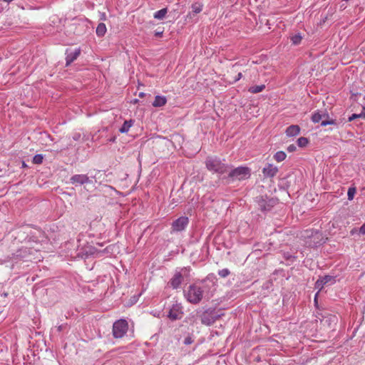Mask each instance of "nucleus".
Wrapping results in <instances>:
<instances>
[{"label": "nucleus", "instance_id": "nucleus-1", "mask_svg": "<svg viewBox=\"0 0 365 365\" xmlns=\"http://www.w3.org/2000/svg\"><path fill=\"white\" fill-rule=\"evenodd\" d=\"M184 297L190 304H197L203 298L210 297L208 287L203 282L192 284L184 291Z\"/></svg>", "mask_w": 365, "mask_h": 365}, {"label": "nucleus", "instance_id": "nucleus-2", "mask_svg": "<svg viewBox=\"0 0 365 365\" xmlns=\"http://www.w3.org/2000/svg\"><path fill=\"white\" fill-rule=\"evenodd\" d=\"M206 168L212 173L222 175L228 172L230 166L217 156H208L205 161Z\"/></svg>", "mask_w": 365, "mask_h": 365}, {"label": "nucleus", "instance_id": "nucleus-3", "mask_svg": "<svg viewBox=\"0 0 365 365\" xmlns=\"http://www.w3.org/2000/svg\"><path fill=\"white\" fill-rule=\"evenodd\" d=\"M38 251L28 247H21L9 257L11 259H24L25 261H40Z\"/></svg>", "mask_w": 365, "mask_h": 365}, {"label": "nucleus", "instance_id": "nucleus-4", "mask_svg": "<svg viewBox=\"0 0 365 365\" xmlns=\"http://www.w3.org/2000/svg\"><path fill=\"white\" fill-rule=\"evenodd\" d=\"M199 317L202 324L210 326L220 319V314H218L215 309L209 308L202 312Z\"/></svg>", "mask_w": 365, "mask_h": 365}, {"label": "nucleus", "instance_id": "nucleus-5", "mask_svg": "<svg viewBox=\"0 0 365 365\" xmlns=\"http://www.w3.org/2000/svg\"><path fill=\"white\" fill-rule=\"evenodd\" d=\"M128 329V323L125 319H119L115 321L113 325V336L115 339L123 337Z\"/></svg>", "mask_w": 365, "mask_h": 365}, {"label": "nucleus", "instance_id": "nucleus-6", "mask_svg": "<svg viewBox=\"0 0 365 365\" xmlns=\"http://www.w3.org/2000/svg\"><path fill=\"white\" fill-rule=\"evenodd\" d=\"M250 176V170L247 167L240 166L230 171L228 178L232 180H242L249 178Z\"/></svg>", "mask_w": 365, "mask_h": 365}, {"label": "nucleus", "instance_id": "nucleus-7", "mask_svg": "<svg viewBox=\"0 0 365 365\" xmlns=\"http://www.w3.org/2000/svg\"><path fill=\"white\" fill-rule=\"evenodd\" d=\"M259 209L262 212L270 211L278 202L276 198H269L267 196L257 197Z\"/></svg>", "mask_w": 365, "mask_h": 365}, {"label": "nucleus", "instance_id": "nucleus-8", "mask_svg": "<svg viewBox=\"0 0 365 365\" xmlns=\"http://www.w3.org/2000/svg\"><path fill=\"white\" fill-rule=\"evenodd\" d=\"M183 307L181 303L175 302L169 309L167 317L171 321L180 319L183 316Z\"/></svg>", "mask_w": 365, "mask_h": 365}, {"label": "nucleus", "instance_id": "nucleus-9", "mask_svg": "<svg viewBox=\"0 0 365 365\" xmlns=\"http://www.w3.org/2000/svg\"><path fill=\"white\" fill-rule=\"evenodd\" d=\"M188 223V217L185 216H181L173 222L172 231L176 232H182L187 227Z\"/></svg>", "mask_w": 365, "mask_h": 365}, {"label": "nucleus", "instance_id": "nucleus-10", "mask_svg": "<svg viewBox=\"0 0 365 365\" xmlns=\"http://www.w3.org/2000/svg\"><path fill=\"white\" fill-rule=\"evenodd\" d=\"M186 268H183L180 272H176L173 277L170 279L168 284L174 289H178L182 284L184 277L182 272H186Z\"/></svg>", "mask_w": 365, "mask_h": 365}, {"label": "nucleus", "instance_id": "nucleus-11", "mask_svg": "<svg viewBox=\"0 0 365 365\" xmlns=\"http://www.w3.org/2000/svg\"><path fill=\"white\" fill-rule=\"evenodd\" d=\"M335 277L331 275H324L323 277H319V278L317 280L315 283V289H318L319 291L322 290L324 285L333 284L335 283Z\"/></svg>", "mask_w": 365, "mask_h": 365}, {"label": "nucleus", "instance_id": "nucleus-12", "mask_svg": "<svg viewBox=\"0 0 365 365\" xmlns=\"http://www.w3.org/2000/svg\"><path fill=\"white\" fill-rule=\"evenodd\" d=\"M70 182L71 184L77 186V185H81L86 183L91 182V180L89 179L88 176L87 175L83 174H76L73 175L70 178Z\"/></svg>", "mask_w": 365, "mask_h": 365}, {"label": "nucleus", "instance_id": "nucleus-13", "mask_svg": "<svg viewBox=\"0 0 365 365\" xmlns=\"http://www.w3.org/2000/svg\"><path fill=\"white\" fill-rule=\"evenodd\" d=\"M278 168L273 164L267 163L262 169V174L265 178H274L278 173Z\"/></svg>", "mask_w": 365, "mask_h": 365}, {"label": "nucleus", "instance_id": "nucleus-14", "mask_svg": "<svg viewBox=\"0 0 365 365\" xmlns=\"http://www.w3.org/2000/svg\"><path fill=\"white\" fill-rule=\"evenodd\" d=\"M81 54V49L76 48L73 51H71L68 53V50L66 51V66H68L70 64H71L75 60L77 59V58Z\"/></svg>", "mask_w": 365, "mask_h": 365}, {"label": "nucleus", "instance_id": "nucleus-15", "mask_svg": "<svg viewBox=\"0 0 365 365\" xmlns=\"http://www.w3.org/2000/svg\"><path fill=\"white\" fill-rule=\"evenodd\" d=\"M300 132V128L297 125H292L287 128L285 133L289 137L297 135Z\"/></svg>", "mask_w": 365, "mask_h": 365}, {"label": "nucleus", "instance_id": "nucleus-16", "mask_svg": "<svg viewBox=\"0 0 365 365\" xmlns=\"http://www.w3.org/2000/svg\"><path fill=\"white\" fill-rule=\"evenodd\" d=\"M322 116H327L329 118V114L326 112L316 111L312 115V120L313 123H317L322 120Z\"/></svg>", "mask_w": 365, "mask_h": 365}, {"label": "nucleus", "instance_id": "nucleus-17", "mask_svg": "<svg viewBox=\"0 0 365 365\" xmlns=\"http://www.w3.org/2000/svg\"><path fill=\"white\" fill-rule=\"evenodd\" d=\"M167 98L165 96H156L153 103L154 107H161L166 104Z\"/></svg>", "mask_w": 365, "mask_h": 365}, {"label": "nucleus", "instance_id": "nucleus-18", "mask_svg": "<svg viewBox=\"0 0 365 365\" xmlns=\"http://www.w3.org/2000/svg\"><path fill=\"white\" fill-rule=\"evenodd\" d=\"M133 123L134 120H125L121 128L119 129V131L122 133H127L130 128L133 125Z\"/></svg>", "mask_w": 365, "mask_h": 365}, {"label": "nucleus", "instance_id": "nucleus-19", "mask_svg": "<svg viewBox=\"0 0 365 365\" xmlns=\"http://www.w3.org/2000/svg\"><path fill=\"white\" fill-rule=\"evenodd\" d=\"M197 314L194 313H190L186 318L185 319V322L189 323L191 325H194L197 323Z\"/></svg>", "mask_w": 365, "mask_h": 365}, {"label": "nucleus", "instance_id": "nucleus-20", "mask_svg": "<svg viewBox=\"0 0 365 365\" xmlns=\"http://www.w3.org/2000/svg\"><path fill=\"white\" fill-rule=\"evenodd\" d=\"M265 88L264 84L259 86H253L249 88L248 91L251 93H258L262 92Z\"/></svg>", "mask_w": 365, "mask_h": 365}, {"label": "nucleus", "instance_id": "nucleus-21", "mask_svg": "<svg viewBox=\"0 0 365 365\" xmlns=\"http://www.w3.org/2000/svg\"><path fill=\"white\" fill-rule=\"evenodd\" d=\"M106 32V26L105 24L100 23L96 28V34L98 36H103Z\"/></svg>", "mask_w": 365, "mask_h": 365}, {"label": "nucleus", "instance_id": "nucleus-22", "mask_svg": "<svg viewBox=\"0 0 365 365\" xmlns=\"http://www.w3.org/2000/svg\"><path fill=\"white\" fill-rule=\"evenodd\" d=\"M168 13V9L166 8L162 9L154 14V18L157 19H163Z\"/></svg>", "mask_w": 365, "mask_h": 365}, {"label": "nucleus", "instance_id": "nucleus-23", "mask_svg": "<svg viewBox=\"0 0 365 365\" xmlns=\"http://www.w3.org/2000/svg\"><path fill=\"white\" fill-rule=\"evenodd\" d=\"M327 125H336V121L334 119H329V117L327 118V116H322L321 125L326 126Z\"/></svg>", "mask_w": 365, "mask_h": 365}, {"label": "nucleus", "instance_id": "nucleus-24", "mask_svg": "<svg viewBox=\"0 0 365 365\" xmlns=\"http://www.w3.org/2000/svg\"><path fill=\"white\" fill-rule=\"evenodd\" d=\"M286 157L287 155L284 151H278L274 155V159L279 163L283 161Z\"/></svg>", "mask_w": 365, "mask_h": 365}, {"label": "nucleus", "instance_id": "nucleus-25", "mask_svg": "<svg viewBox=\"0 0 365 365\" xmlns=\"http://www.w3.org/2000/svg\"><path fill=\"white\" fill-rule=\"evenodd\" d=\"M297 142L298 146L300 148H304L307 146V144L309 143L308 139L305 137H300L299 138H298Z\"/></svg>", "mask_w": 365, "mask_h": 365}, {"label": "nucleus", "instance_id": "nucleus-26", "mask_svg": "<svg viewBox=\"0 0 365 365\" xmlns=\"http://www.w3.org/2000/svg\"><path fill=\"white\" fill-rule=\"evenodd\" d=\"M43 156L41 154H36L34 156L32 162L34 164L40 165L43 163Z\"/></svg>", "mask_w": 365, "mask_h": 365}, {"label": "nucleus", "instance_id": "nucleus-27", "mask_svg": "<svg viewBox=\"0 0 365 365\" xmlns=\"http://www.w3.org/2000/svg\"><path fill=\"white\" fill-rule=\"evenodd\" d=\"M302 37L300 34H295L291 37V41L294 45H298L300 43Z\"/></svg>", "mask_w": 365, "mask_h": 365}, {"label": "nucleus", "instance_id": "nucleus-28", "mask_svg": "<svg viewBox=\"0 0 365 365\" xmlns=\"http://www.w3.org/2000/svg\"><path fill=\"white\" fill-rule=\"evenodd\" d=\"M356 192V187H351L349 188L348 192H347V196H348V199L349 200H353Z\"/></svg>", "mask_w": 365, "mask_h": 365}, {"label": "nucleus", "instance_id": "nucleus-29", "mask_svg": "<svg viewBox=\"0 0 365 365\" xmlns=\"http://www.w3.org/2000/svg\"><path fill=\"white\" fill-rule=\"evenodd\" d=\"M202 6L198 3H195L192 5V11L195 14H198L202 11Z\"/></svg>", "mask_w": 365, "mask_h": 365}, {"label": "nucleus", "instance_id": "nucleus-30", "mask_svg": "<svg viewBox=\"0 0 365 365\" xmlns=\"http://www.w3.org/2000/svg\"><path fill=\"white\" fill-rule=\"evenodd\" d=\"M362 118L365 119V112H361L359 114L354 113L349 118V121H352L356 118Z\"/></svg>", "mask_w": 365, "mask_h": 365}, {"label": "nucleus", "instance_id": "nucleus-31", "mask_svg": "<svg viewBox=\"0 0 365 365\" xmlns=\"http://www.w3.org/2000/svg\"><path fill=\"white\" fill-rule=\"evenodd\" d=\"M230 274V272L228 269L227 268H225V269H220L219 270L218 272V274L221 277H227L229 274Z\"/></svg>", "mask_w": 365, "mask_h": 365}, {"label": "nucleus", "instance_id": "nucleus-32", "mask_svg": "<svg viewBox=\"0 0 365 365\" xmlns=\"http://www.w3.org/2000/svg\"><path fill=\"white\" fill-rule=\"evenodd\" d=\"M193 341H194V339H192V336L191 335H188L184 339V344L190 345V344H192Z\"/></svg>", "mask_w": 365, "mask_h": 365}, {"label": "nucleus", "instance_id": "nucleus-33", "mask_svg": "<svg viewBox=\"0 0 365 365\" xmlns=\"http://www.w3.org/2000/svg\"><path fill=\"white\" fill-rule=\"evenodd\" d=\"M284 258L287 259V260H289V261H292L293 262L294 259H295V257L294 256H292V255L289 254V253H286L284 254Z\"/></svg>", "mask_w": 365, "mask_h": 365}, {"label": "nucleus", "instance_id": "nucleus-34", "mask_svg": "<svg viewBox=\"0 0 365 365\" xmlns=\"http://www.w3.org/2000/svg\"><path fill=\"white\" fill-rule=\"evenodd\" d=\"M296 149H297V148H296L295 145H294V144L289 145L287 148V151L289 153H292V152L295 151Z\"/></svg>", "mask_w": 365, "mask_h": 365}, {"label": "nucleus", "instance_id": "nucleus-35", "mask_svg": "<svg viewBox=\"0 0 365 365\" xmlns=\"http://www.w3.org/2000/svg\"><path fill=\"white\" fill-rule=\"evenodd\" d=\"M359 232L360 235H365V223L359 228Z\"/></svg>", "mask_w": 365, "mask_h": 365}, {"label": "nucleus", "instance_id": "nucleus-36", "mask_svg": "<svg viewBox=\"0 0 365 365\" xmlns=\"http://www.w3.org/2000/svg\"><path fill=\"white\" fill-rule=\"evenodd\" d=\"M81 138V134L80 133H75L73 135V139L74 140H79Z\"/></svg>", "mask_w": 365, "mask_h": 365}, {"label": "nucleus", "instance_id": "nucleus-37", "mask_svg": "<svg viewBox=\"0 0 365 365\" xmlns=\"http://www.w3.org/2000/svg\"><path fill=\"white\" fill-rule=\"evenodd\" d=\"M163 31H156L155 32V36L156 37H161L163 36Z\"/></svg>", "mask_w": 365, "mask_h": 365}, {"label": "nucleus", "instance_id": "nucleus-38", "mask_svg": "<svg viewBox=\"0 0 365 365\" xmlns=\"http://www.w3.org/2000/svg\"><path fill=\"white\" fill-rule=\"evenodd\" d=\"M242 73H238L237 76L235 78L233 82L235 83L237 82V81H239L241 78H242Z\"/></svg>", "mask_w": 365, "mask_h": 365}, {"label": "nucleus", "instance_id": "nucleus-39", "mask_svg": "<svg viewBox=\"0 0 365 365\" xmlns=\"http://www.w3.org/2000/svg\"><path fill=\"white\" fill-rule=\"evenodd\" d=\"M145 96V93H143V92H140L139 94H138V96L140 98H143L144 96Z\"/></svg>", "mask_w": 365, "mask_h": 365}, {"label": "nucleus", "instance_id": "nucleus-40", "mask_svg": "<svg viewBox=\"0 0 365 365\" xmlns=\"http://www.w3.org/2000/svg\"><path fill=\"white\" fill-rule=\"evenodd\" d=\"M22 167L23 168H27L28 167L24 161L22 162Z\"/></svg>", "mask_w": 365, "mask_h": 365}, {"label": "nucleus", "instance_id": "nucleus-41", "mask_svg": "<svg viewBox=\"0 0 365 365\" xmlns=\"http://www.w3.org/2000/svg\"><path fill=\"white\" fill-rule=\"evenodd\" d=\"M62 329H63V326H62V325H60V326L58 327V330L59 331H61Z\"/></svg>", "mask_w": 365, "mask_h": 365}, {"label": "nucleus", "instance_id": "nucleus-42", "mask_svg": "<svg viewBox=\"0 0 365 365\" xmlns=\"http://www.w3.org/2000/svg\"><path fill=\"white\" fill-rule=\"evenodd\" d=\"M315 235L317 236V235H321L319 234V232L318 231H316L315 232Z\"/></svg>", "mask_w": 365, "mask_h": 365}, {"label": "nucleus", "instance_id": "nucleus-43", "mask_svg": "<svg viewBox=\"0 0 365 365\" xmlns=\"http://www.w3.org/2000/svg\"><path fill=\"white\" fill-rule=\"evenodd\" d=\"M138 101V99H135V100H134V101H133V103H136Z\"/></svg>", "mask_w": 365, "mask_h": 365}, {"label": "nucleus", "instance_id": "nucleus-44", "mask_svg": "<svg viewBox=\"0 0 365 365\" xmlns=\"http://www.w3.org/2000/svg\"><path fill=\"white\" fill-rule=\"evenodd\" d=\"M317 295H318V293H317V294H316V295H315V297H314V300H315V301H316V299H317Z\"/></svg>", "mask_w": 365, "mask_h": 365}, {"label": "nucleus", "instance_id": "nucleus-45", "mask_svg": "<svg viewBox=\"0 0 365 365\" xmlns=\"http://www.w3.org/2000/svg\"><path fill=\"white\" fill-rule=\"evenodd\" d=\"M364 100H365V96H364Z\"/></svg>", "mask_w": 365, "mask_h": 365}]
</instances>
